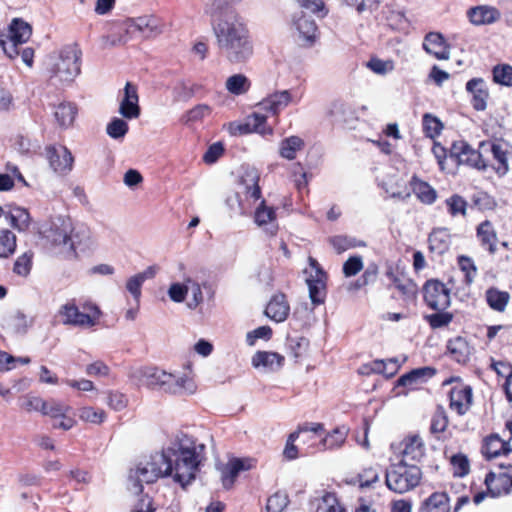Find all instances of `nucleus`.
Returning <instances> with one entry per match:
<instances>
[{"instance_id":"14","label":"nucleus","mask_w":512,"mask_h":512,"mask_svg":"<svg viewBox=\"0 0 512 512\" xmlns=\"http://www.w3.org/2000/svg\"><path fill=\"white\" fill-rule=\"evenodd\" d=\"M300 98H295L292 95L291 90H280L275 91L265 97L259 104L258 107L264 111L272 113L277 116L283 109H285L291 103H298Z\"/></svg>"},{"instance_id":"31","label":"nucleus","mask_w":512,"mask_h":512,"mask_svg":"<svg viewBox=\"0 0 512 512\" xmlns=\"http://www.w3.org/2000/svg\"><path fill=\"white\" fill-rule=\"evenodd\" d=\"M32 325L33 318L19 310L6 319V327L14 334L24 335Z\"/></svg>"},{"instance_id":"51","label":"nucleus","mask_w":512,"mask_h":512,"mask_svg":"<svg viewBox=\"0 0 512 512\" xmlns=\"http://www.w3.org/2000/svg\"><path fill=\"white\" fill-rule=\"evenodd\" d=\"M423 129L426 136L434 138L441 133L443 125L437 117L426 113L423 116Z\"/></svg>"},{"instance_id":"37","label":"nucleus","mask_w":512,"mask_h":512,"mask_svg":"<svg viewBox=\"0 0 512 512\" xmlns=\"http://www.w3.org/2000/svg\"><path fill=\"white\" fill-rule=\"evenodd\" d=\"M403 460H419L424 455V445L417 435L410 436L403 441Z\"/></svg>"},{"instance_id":"47","label":"nucleus","mask_w":512,"mask_h":512,"mask_svg":"<svg viewBox=\"0 0 512 512\" xmlns=\"http://www.w3.org/2000/svg\"><path fill=\"white\" fill-rule=\"evenodd\" d=\"M387 276L393 281L395 287L407 299H413L416 295V285L409 279L400 280L392 272L387 273Z\"/></svg>"},{"instance_id":"64","label":"nucleus","mask_w":512,"mask_h":512,"mask_svg":"<svg viewBox=\"0 0 512 512\" xmlns=\"http://www.w3.org/2000/svg\"><path fill=\"white\" fill-rule=\"evenodd\" d=\"M451 464L454 469V475L463 477L469 472V461L463 454H456L451 457Z\"/></svg>"},{"instance_id":"17","label":"nucleus","mask_w":512,"mask_h":512,"mask_svg":"<svg viewBox=\"0 0 512 512\" xmlns=\"http://www.w3.org/2000/svg\"><path fill=\"white\" fill-rule=\"evenodd\" d=\"M139 97L136 86L127 82L124 97L120 102L119 113L126 119H136L140 116Z\"/></svg>"},{"instance_id":"54","label":"nucleus","mask_w":512,"mask_h":512,"mask_svg":"<svg viewBox=\"0 0 512 512\" xmlns=\"http://www.w3.org/2000/svg\"><path fill=\"white\" fill-rule=\"evenodd\" d=\"M32 258V252H25L24 254L19 256L14 263V273H16L19 276L26 277L31 271Z\"/></svg>"},{"instance_id":"12","label":"nucleus","mask_w":512,"mask_h":512,"mask_svg":"<svg viewBox=\"0 0 512 512\" xmlns=\"http://www.w3.org/2000/svg\"><path fill=\"white\" fill-rule=\"evenodd\" d=\"M70 411L71 408L68 405L63 402L50 399L44 401L42 414L53 419H60L59 422L53 424L54 428L69 430L75 424V420L69 415Z\"/></svg>"},{"instance_id":"40","label":"nucleus","mask_w":512,"mask_h":512,"mask_svg":"<svg viewBox=\"0 0 512 512\" xmlns=\"http://www.w3.org/2000/svg\"><path fill=\"white\" fill-rule=\"evenodd\" d=\"M249 79L243 74H235L227 78L225 87L234 95H242L250 88Z\"/></svg>"},{"instance_id":"24","label":"nucleus","mask_w":512,"mask_h":512,"mask_svg":"<svg viewBox=\"0 0 512 512\" xmlns=\"http://www.w3.org/2000/svg\"><path fill=\"white\" fill-rule=\"evenodd\" d=\"M348 433H349V428L344 425L334 428L331 432L327 433L318 442L317 450L332 451V450L340 449L346 442Z\"/></svg>"},{"instance_id":"50","label":"nucleus","mask_w":512,"mask_h":512,"mask_svg":"<svg viewBox=\"0 0 512 512\" xmlns=\"http://www.w3.org/2000/svg\"><path fill=\"white\" fill-rule=\"evenodd\" d=\"M506 443L501 441L498 436H491L486 439L483 447V453L488 459L495 458L500 455L502 450H505Z\"/></svg>"},{"instance_id":"44","label":"nucleus","mask_w":512,"mask_h":512,"mask_svg":"<svg viewBox=\"0 0 512 512\" xmlns=\"http://www.w3.org/2000/svg\"><path fill=\"white\" fill-rule=\"evenodd\" d=\"M10 220L14 228L23 231L27 229L30 224V215L26 209L14 207L10 210Z\"/></svg>"},{"instance_id":"45","label":"nucleus","mask_w":512,"mask_h":512,"mask_svg":"<svg viewBox=\"0 0 512 512\" xmlns=\"http://www.w3.org/2000/svg\"><path fill=\"white\" fill-rule=\"evenodd\" d=\"M128 130L129 126L127 122L124 119L118 117L112 118L106 127L107 134L115 140L123 139Z\"/></svg>"},{"instance_id":"3","label":"nucleus","mask_w":512,"mask_h":512,"mask_svg":"<svg viewBox=\"0 0 512 512\" xmlns=\"http://www.w3.org/2000/svg\"><path fill=\"white\" fill-rule=\"evenodd\" d=\"M40 234L52 253L68 259L76 258L78 250L83 251L90 245L89 231L84 227L76 228L69 217L51 218L41 226Z\"/></svg>"},{"instance_id":"43","label":"nucleus","mask_w":512,"mask_h":512,"mask_svg":"<svg viewBox=\"0 0 512 512\" xmlns=\"http://www.w3.org/2000/svg\"><path fill=\"white\" fill-rule=\"evenodd\" d=\"M16 236L7 229L0 230V258H7L15 252Z\"/></svg>"},{"instance_id":"5","label":"nucleus","mask_w":512,"mask_h":512,"mask_svg":"<svg viewBox=\"0 0 512 512\" xmlns=\"http://www.w3.org/2000/svg\"><path fill=\"white\" fill-rule=\"evenodd\" d=\"M421 477L422 473L418 466L401 460L388 467L385 484L394 493L403 494L414 489L420 483Z\"/></svg>"},{"instance_id":"25","label":"nucleus","mask_w":512,"mask_h":512,"mask_svg":"<svg viewBox=\"0 0 512 512\" xmlns=\"http://www.w3.org/2000/svg\"><path fill=\"white\" fill-rule=\"evenodd\" d=\"M289 312L290 307L284 294L274 295L265 309V315L277 323L285 321Z\"/></svg>"},{"instance_id":"20","label":"nucleus","mask_w":512,"mask_h":512,"mask_svg":"<svg viewBox=\"0 0 512 512\" xmlns=\"http://www.w3.org/2000/svg\"><path fill=\"white\" fill-rule=\"evenodd\" d=\"M294 26L299 33V39L303 42V45H313L318 31L315 21L307 17L304 12H301L299 16H295Z\"/></svg>"},{"instance_id":"52","label":"nucleus","mask_w":512,"mask_h":512,"mask_svg":"<svg viewBox=\"0 0 512 512\" xmlns=\"http://www.w3.org/2000/svg\"><path fill=\"white\" fill-rule=\"evenodd\" d=\"M493 80L501 85L512 86V66L497 65L493 68Z\"/></svg>"},{"instance_id":"6","label":"nucleus","mask_w":512,"mask_h":512,"mask_svg":"<svg viewBox=\"0 0 512 512\" xmlns=\"http://www.w3.org/2000/svg\"><path fill=\"white\" fill-rule=\"evenodd\" d=\"M81 51L76 44L64 46L50 67L51 77L71 83L80 73Z\"/></svg>"},{"instance_id":"1","label":"nucleus","mask_w":512,"mask_h":512,"mask_svg":"<svg viewBox=\"0 0 512 512\" xmlns=\"http://www.w3.org/2000/svg\"><path fill=\"white\" fill-rule=\"evenodd\" d=\"M205 449V445L193 436L177 434L161 452L143 458L130 469L128 479L133 486L130 489L140 494L143 483L151 484L166 476H172L175 482L185 487L195 479L205 459Z\"/></svg>"},{"instance_id":"30","label":"nucleus","mask_w":512,"mask_h":512,"mask_svg":"<svg viewBox=\"0 0 512 512\" xmlns=\"http://www.w3.org/2000/svg\"><path fill=\"white\" fill-rule=\"evenodd\" d=\"M477 237L483 247H485L490 254L496 252L497 234L488 220L482 222L477 227Z\"/></svg>"},{"instance_id":"59","label":"nucleus","mask_w":512,"mask_h":512,"mask_svg":"<svg viewBox=\"0 0 512 512\" xmlns=\"http://www.w3.org/2000/svg\"><path fill=\"white\" fill-rule=\"evenodd\" d=\"M363 269V260L359 255L349 257L343 264V274L345 277H352Z\"/></svg>"},{"instance_id":"23","label":"nucleus","mask_w":512,"mask_h":512,"mask_svg":"<svg viewBox=\"0 0 512 512\" xmlns=\"http://www.w3.org/2000/svg\"><path fill=\"white\" fill-rule=\"evenodd\" d=\"M467 15L470 22L477 26L493 24L498 21L501 16L497 8L487 5L470 8Z\"/></svg>"},{"instance_id":"2","label":"nucleus","mask_w":512,"mask_h":512,"mask_svg":"<svg viewBox=\"0 0 512 512\" xmlns=\"http://www.w3.org/2000/svg\"><path fill=\"white\" fill-rule=\"evenodd\" d=\"M213 32L220 55L231 64L247 62L253 55L249 30L233 11L213 19Z\"/></svg>"},{"instance_id":"32","label":"nucleus","mask_w":512,"mask_h":512,"mask_svg":"<svg viewBox=\"0 0 512 512\" xmlns=\"http://www.w3.org/2000/svg\"><path fill=\"white\" fill-rule=\"evenodd\" d=\"M429 249L438 254L442 255L448 251L450 247V236L445 229L434 230L428 238Z\"/></svg>"},{"instance_id":"35","label":"nucleus","mask_w":512,"mask_h":512,"mask_svg":"<svg viewBox=\"0 0 512 512\" xmlns=\"http://www.w3.org/2000/svg\"><path fill=\"white\" fill-rule=\"evenodd\" d=\"M31 35L32 28L27 22L22 19H13L9 26V33L7 35L12 38V41L23 44L30 39Z\"/></svg>"},{"instance_id":"41","label":"nucleus","mask_w":512,"mask_h":512,"mask_svg":"<svg viewBox=\"0 0 512 512\" xmlns=\"http://www.w3.org/2000/svg\"><path fill=\"white\" fill-rule=\"evenodd\" d=\"M329 241L337 253H342L351 248L366 246L364 241L346 235L334 236Z\"/></svg>"},{"instance_id":"18","label":"nucleus","mask_w":512,"mask_h":512,"mask_svg":"<svg viewBox=\"0 0 512 512\" xmlns=\"http://www.w3.org/2000/svg\"><path fill=\"white\" fill-rule=\"evenodd\" d=\"M472 404V389L468 385L454 386L450 391V408L464 415Z\"/></svg>"},{"instance_id":"16","label":"nucleus","mask_w":512,"mask_h":512,"mask_svg":"<svg viewBox=\"0 0 512 512\" xmlns=\"http://www.w3.org/2000/svg\"><path fill=\"white\" fill-rule=\"evenodd\" d=\"M326 115L336 123L352 125L357 121L355 109L341 100L333 101L327 108Z\"/></svg>"},{"instance_id":"49","label":"nucleus","mask_w":512,"mask_h":512,"mask_svg":"<svg viewBox=\"0 0 512 512\" xmlns=\"http://www.w3.org/2000/svg\"><path fill=\"white\" fill-rule=\"evenodd\" d=\"M276 218L274 208L267 207L265 201H262L254 214V221L258 226H264L273 222Z\"/></svg>"},{"instance_id":"57","label":"nucleus","mask_w":512,"mask_h":512,"mask_svg":"<svg viewBox=\"0 0 512 512\" xmlns=\"http://www.w3.org/2000/svg\"><path fill=\"white\" fill-rule=\"evenodd\" d=\"M288 502V497L285 493L276 492L268 498L266 510L267 512H282L288 505Z\"/></svg>"},{"instance_id":"42","label":"nucleus","mask_w":512,"mask_h":512,"mask_svg":"<svg viewBox=\"0 0 512 512\" xmlns=\"http://www.w3.org/2000/svg\"><path fill=\"white\" fill-rule=\"evenodd\" d=\"M382 19L394 30H402L407 26L405 15L400 11L392 10L388 6L384 7L382 10Z\"/></svg>"},{"instance_id":"21","label":"nucleus","mask_w":512,"mask_h":512,"mask_svg":"<svg viewBox=\"0 0 512 512\" xmlns=\"http://www.w3.org/2000/svg\"><path fill=\"white\" fill-rule=\"evenodd\" d=\"M423 49L438 60H447L450 57L449 48L440 33L430 32L423 41Z\"/></svg>"},{"instance_id":"55","label":"nucleus","mask_w":512,"mask_h":512,"mask_svg":"<svg viewBox=\"0 0 512 512\" xmlns=\"http://www.w3.org/2000/svg\"><path fill=\"white\" fill-rule=\"evenodd\" d=\"M446 205L452 216L466 215L467 202L463 197L454 194L446 200Z\"/></svg>"},{"instance_id":"56","label":"nucleus","mask_w":512,"mask_h":512,"mask_svg":"<svg viewBox=\"0 0 512 512\" xmlns=\"http://www.w3.org/2000/svg\"><path fill=\"white\" fill-rule=\"evenodd\" d=\"M79 417L81 420L93 424H100L106 418V413L101 409H94L93 407H83L80 409Z\"/></svg>"},{"instance_id":"33","label":"nucleus","mask_w":512,"mask_h":512,"mask_svg":"<svg viewBox=\"0 0 512 512\" xmlns=\"http://www.w3.org/2000/svg\"><path fill=\"white\" fill-rule=\"evenodd\" d=\"M77 114V108L74 104L70 102L60 103L54 111V117L58 124L67 128L72 125L75 120Z\"/></svg>"},{"instance_id":"48","label":"nucleus","mask_w":512,"mask_h":512,"mask_svg":"<svg viewBox=\"0 0 512 512\" xmlns=\"http://www.w3.org/2000/svg\"><path fill=\"white\" fill-rule=\"evenodd\" d=\"M490 151L493 158L497 161V166L494 167L499 175H504L508 171L507 154L500 144L490 145Z\"/></svg>"},{"instance_id":"34","label":"nucleus","mask_w":512,"mask_h":512,"mask_svg":"<svg viewBox=\"0 0 512 512\" xmlns=\"http://www.w3.org/2000/svg\"><path fill=\"white\" fill-rule=\"evenodd\" d=\"M425 512H450V500L445 492H435L424 502Z\"/></svg>"},{"instance_id":"19","label":"nucleus","mask_w":512,"mask_h":512,"mask_svg":"<svg viewBox=\"0 0 512 512\" xmlns=\"http://www.w3.org/2000/svg\"><path fill=\"white\" fill-rule=\"evenodd\" d=\"M436 374V369L430 366L420 367L402 375L396 383V387L414 389L417 385L426 382Z\"/></svg>"},{"instance_id":"22","label":"nucleus","mask_w":512,"mask_h":512,"mask_svg":"<svg viewBox=\"0 0 512 512\" xmlns=\"http://www.w3.org/2000/svg\"><path fill=\"white\" fill-rule=\"evenodd\" d=\"M466 90L472 95V106L477 111H483L489 97L487 85L482 78H473L466 84Z\"/></svg>"},{"instance_id":"11","label":"nucleus","mask_w":512,"mask_h":512,"mask_svg":"<svg viewBox=\"0 0 512 512\" xmlns=\"http://www.w3.org/2000/svg\"><path fill=\"white\" fill-rule=\"evenodd\" d=\"M310 266L315 274L310 275L306 282L309 288V297L313 305L323 304L326 298V273L314 258H309Z\"/></svg>"},{"instance_id":"26","label":"nucleus","mask_w":512,"mask_h":512,"mask_svg":"<svg viewBox=\"0 0 512 512\" xmlns=\"http://www.w3.org/2000/svg\"><path fill=\"white\" fill-rule=\"evenodd\" d=\"M284 364V356L276 352L258 351L252 357V365L255 368H264L268 371H277Z\"/></svg>"},{"instance_id":"58","label":"nucleus","mask_w":512,"mask_h":512,"mask_svg":"<svg viewBox=\"0 0 512 512\" xmlns=\"http://www.w3.org/2000/svg\"><path fill=\"white\" fill-rule=\"evenodd\" d=\"M309 345V341L304 337H292L287 339V347L290 354L295 358L303 355Z\"/></svg>"},{"instance_id":"15","label":"nucleus","mask_w":512,"mask_h":512,"mask_svg":"<svg viewBox=\"0 0 512 512\" xmlns=\"http://www.w3.org/2000/svg\"><path fill=\"white\" fill-rule=\"evenodd\" d=\"M128 29L140 32L145 38H152L163 33L164 23L154 15H145L130 20Z\"/></svg>"},{"instance_id":"29","label":"nucleus","mask_w":512,"mask_h":512,"mask_svg":"<svg viewBox=\"0 0 512 512\" xmlns=\"http://www.w3.org/2000/svg\"><path fill=\"white\" fill-rule=\"evenodd\" d=\"M259 173L255 168H247L241 176L240 187L248 197L258 200L261 197V189L259 187Z\"/></svg>"},{"instance_id":"9","label":"nucleus","mask_w":512,"mask_h":512,"mask_svg":"<svg viewBox=\"0 0 512 512\" xmlns=\"http://www.w3.org/2000/svg\"><path fill=\"white\" fill-rule=\"evenodd\" d=\"M45 155L49 166L55 173L66 175L73 169L74 157L66 146L49 145L45 148Z\"/></svg>"},{"instance_id":"39","label":"nucleus","mask_w":512,"mask_h":512,"mask_svg":"<svg viewBox=\"0 0 512 512\" xmlns=\"http://www.w3.org/2000/svg\"><path fill=\"white\" fill-rule=\"evenodd\" d=\"M412 189L423 203L432 204L436 200V191L424 181L413 178Z\"/></svg>"},{"instance_id":"28","label":"nucleus","mask_w":512,"mask_h":512,"mask_svg":"<svg viewBox=\"0 0 512 512\" xmlns=\"http://www.w3.org/2000/svg\"><path fill=\"white\" fill-rule=\"evenodd\" d=\"M485 484L493 497H498L502 494H509L512 490V477L504 474L496 476L490 472L485 477Z\"/></svg>"},{"instance_id":"53","label":"nucleus","mask_w":512,"mask_h":512,"mask_svg":"<svg viewBox=\"0 0 512 512\" xmlns=\"http://www.w3.org/2000/svg\"><path fill=\"white\" fill-rule=\"evenodd\" d=\"M247 119L253 132H257L262 135L272 133V128L266 125L267 117L264 114L254 112Z\"/></svg>"},{"instance_id":"63","label":"nucleus","mask_w":512,"mask_h":512,"mask_svg":"<svg viewBox=\"0 0 512 512\" xmlns=\"http://www.w3.org/2000/svg\"><path fill=\"white\" fill-rule=\"evenodd\" d=\"M448 425V419L445 411L439 407L432 416L430 430L432 433L443 432Z\"/></svg>"},{"instance_id":"4","label":"nucleus","mask_w":512,"mask_h":512,"mask_svg":"<svg viewBox=\"0 0 512 512\" xmlns=\"http://www.w3.org/2000/svg\"><path fill=\"white\" fill-rule=\"evenodd\" d=\"M138 386L171 395H185L196 392L197 386L187 374H173L156 366L139 367L129 374Z\"/></svg>"},{"instance_id":"46","label":"nucleus","mask_w":512,"mask_h":512,"mask_svg":"<svg viewBox=\"0 0 512 512\" xmlns=\"http://www.w3.org/2000/svg\"><path fill=\"white\" fill-rule=\"evenodd\" d=\"M211 112L212 109L207 104H198L183 115L182 121L185 124L198 122L209 116Z\"/></svg>"},{"instance_id":"10","label":"nucleus","mask_w":512,"mask_h":512,"mask_svg":"<svg viewBox=\"0 0 512 512\" xmlns=\"http://www.w3.org/2000/svg\"><path fill=\"white\" fill-rule=\"evenodd\" d=\"M424 300L435 311H444L450 305V291L438 280H428L424 287Z\"/></svg>"},{"instance_id":"8","label":"nucleus","mask_w":512,"mask_h":512,"mask_svg":"<svg viewBox=\"0 0 512 512\" xmlns=\"http://www.w3.org/2000/svg\"><path fill=\"white\" fill-rule=\"evenodd\" d=\"M450 159L456 164H465L478 170H486L488 164L482 157V154L474 150L467 142L460 140L455 141L449 150Z\"/></svg>"},{"instance_id":"62","label":"nucleus","mask_w":512,"mask_h":512,"mask_svg":"<svg viewBox=\"0 0 512 512\" xmlns=\"http://www.w3.org/2000/svg\"><path fill=\"white\" fill-rule=\"evenodd\" d=\"M453 319V315L449 312L437 311L434 314L426 316V320L434 329L447 326Z\"/></svg>"},{"instance_id":"61","label":"nucleus","mask_w":512,"mask_h":512,"mask_svg":"<svg viewBox=\"0 0 512 512\" xmlns=\"http://www.w3.org/2000/svg\"><path fill=\"white\" fill-rule=\"evenodd\" d=\"M345 2L347 5L355 7L359 14L364 12H376L379 7L378 0H345Z\"/></svg>"},{"instance_id":"38","label":"nucleus","mask_w":512,"mask_h":512,"mask_svg":"<svg viewBox=\"0 0 512 512\" xmlns=\"http://www.w3.org/2000/svg\"><path fill=\"white\" fill-rule=\"evenodd\" d=\"M304 147V141L298 136H290L280 143L279 153L287 160H294L298 151Z\"/></svg>"},{"instance_id":"7","label":"nucleus","mask_w":512,"mask_h":512,"mask_svg":"<svg viewBox=\"0 0 512 512\" xmlns=\"http://www.w3.org/2000/svg\"><path fill=\"white\" fill-rule=\"evenodd\" d=\"M58 313L64 325L85 329L94 327L101 316V311L96 305L89 307V313H83L79 310L74 301H68L63 304Z\"/></svg>"},{"instance_id":"60","label":"nucleus","mask_w":512,"mask_h":512,"mask_svg":"<svg viewBox=\"0 0 512 512\" xmlns=\"http://www.w3.org/2000/svg\"><path fill=\"white\" fill-rule=\"evenodd\" d=\"M189 291V285L184 281V283H172L168 289L169 298L176 302L181 303L185 300L186 295Z\"/></svg>"},{"instance_id":"27","label":"nucleus","mask_w":512,"mask_h":512,"mask_svg":"<svg viewBox=\"0 0 512 512\" xmlns=\"http://www.w3.org/2000/svg\"><path fill=\"white\" fill-rule=\"evenodd\" d=\"M447 351L456 362L466 364L472 354V347L465 338L457 336L448 341Z\"/></svg>"},{"instance_id":"36","label":"nucleus","mask_w":512,"mask_h":512,"mask_svg":"<svg viewBox=\"0 0 512 512\" xmlns=\"http://www.w3.org/2000/svg\"><path fill=\"white\" fill-rule=\"evenodd\" d=\"M485 299L491 309L503 312L510 300V295L507 292L491 287L486 291Z\"/></svg>"},{"instance_id":"13","label":"nucleus","mask_w":512,"mask_h":512,"mask_svg":"<svg viewBox=\"0 0 512 512\" xmlns=\"http://www.w3.org/2000/svg\"><path fill=\"white\" fill-rule=\"evenodd\" d=\"M256 460L253 458H231L221 469V481L225 489H230L240 472L254 468Z\"/></svg>"}]
</instances>
